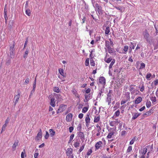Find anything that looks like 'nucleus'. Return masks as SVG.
Masks as SVG:
<instances>
[{"instance_id":"nucleus-1","label":"nucleus","mask_w":158,"mask_h":158,"mask_svg":"<svg viewBox=\"0 0 158 158\" xmlns=\"http://www.w3.org/2000/svg\"><path fill=\"white\" fill-rule=\"evenodd\" d=\"M143 35L144 38L145 39L146 41L150 44H151L152 43V40L149 37L150 35L148 34V32L147 30H146L144 32Z\"/></svg>"},{"instance_id":"nucleus-2","label":"nucleus","mask_w":158,"mask_h":158,"mask_svg":"<svg viewBox=\"0 0 158 158\" xmlns=\"http://www.w3.org/2000/svg\"><path fill=\"white\" fill-rule=\"evenodd\" d=\"M67 107V105L64 104H61L59 107V109L56 111L57 114L61 113L65 110Z\"/></svg>"},{"instance_id":"nucleus-3","label":"nucleus","mask_w":158,"mask_h":158,"mask_svg":"<svg viewBox=\"0 0 158 158\" xmlns=\"http://www.w3.org/2000/svg\"><path fill=\"white\" fill-rule=\"evenodd\" d=\"M114 94H107V97L106 98V101L108 102V105H110L111 103L112 99L113 100V98Z\"/></svg>"},{"instance_id":"nucleus-4","label":"nucleus","mask_w":158,"mask_h":158,"mask_svg":"<svg viewBox=\"0 0 158 158\" xmlns=\"http://www.w3.org/2000/svg\"><path fill=\"white\" fill-rule=\"evenodd\" d=\"M99 82L104 86L106 84V79L103 77H101L99 78Z\"/></svg>"},{"instance_id":"nucleus-5","label":"nucleus","mask_w":158,"mask_h":158,"mask_svg":"<svg viewBox=\"0 0 158 158\" xmlns=\"http://www.w3.org/2000/svg\"><path fill=\"white\" fill-rule=\"evenodd\" d=\"M85 121L86 123V125L87 127L89 126V123H90V118H89V114H87L85 119Z\"/></svg>"},{"instance_id":"nucleus-6","label":"nucleus","mask_w":158,"mask_h":158,"mask_svg":"<svg viewBox=\"0 0 158 158\" xmlns=\"http://www.w3.org/2000/svg\"><path fill=\"white\" fill-rule=\"evenodd\" d=\"M102 144V143L101 141H99V142L96 143L95 145V147L96 149L95 150H96L98 149L100 147H101Z\"/></svg>"},{"instance_id":"nucleus-7","label":"nucleus","mask_w":158,"mask_h":158,"mask_svg":"<svg viewBox=\"0 0 158 158\" xmlns=\"http://www.w3.org/2000/svg\"><path fill=\"white\" fill-rule=\"evenodd\" d=\"M53 95L57 99L58 102L60 101L62 99L61 95L60 94H58L54 93H53Z\"/></svg>"},{"instance_id":"nucleus-8","label":"nucleus","mask_w":158,"mask_h":158,"mask_svg":"<svg viewBox=\"0 0 158 158\" xmlns=\"http://www.w3.org/2000/svg\"><path fill=\"white\" fill-rule=\"evenodd\" d=\"M79 137L81 140H85V135L84 133L81 131H80L77 133Z\"/></svg>"},{"instance_id":"nucleus-9","label":"nucleus","mask_w":158,"mask_h":158,"mask_svg":"<svg viewBox=\"0 0 158 158\" xmlns=\"http://www.w3.org/2000/svg\"><path fill=\"white\" fill-rule=\"evenodd\" d=\"M96 10L98 11L99 15H102L103 14V10H102V8L101 6L96 8Z\"/></svg>"},{"instance_id":"nucleus-10","label":"nucleus","mask_w":158,"mask_h":158,"mask_svg":"<svg viewBox=\"0 0 158 158\" xmlns=\"http://www.w3.org/2000/svg\"><path fill=\"white\" fill-rule=\"evenodd\" d=\"M113 128H110V129L108 130L109 132H110L108 134V135L107 136V137L108 139H110L111 138L112 136L113 135L114 133V132L113 131H110Z\"/></svg>"},{"instance_id":"nucleus-11","label":"nucleus","mask_w":158,"mask_h":158,"mask_svg":"<svg viewBox=\"0 0 158 158\" xmlns=\"http://www.w3.org/2000/svg\"><path fill=\"white\" fill-rule=\"evenodd\" d=\"M10 57L11 58H13L15 56V49H9Z\"/></svg>"},{"instance_id":"nucleus-12","label":"nucleus","mask_w":158,"mask_h":158,"mask_svg":"<svg viewBox=\"0 0 158 158\" xmlns=\"http://www.w3.org/2000/svg\"><path fill=\"white\" fill-rule=\"evenodd\" d=\"M73 117L72 114L71 113L69 114L66 116V120L67 121L69 122L72 119Z\"/></svg>"},{"instance_id":"nucleus-13","label":"nucleus","mask_w":158,"mask_h":158,"mask_svg":"<svg viewBox=\"0 0 158 158\" xmlns=\"http://www.w3.org/2000/svg\"><path fill=\"white\" fill-rule=\"evenodd\" d=\"M136 43L134 42H130V43L129 44V48L133 49L136 46Z\"/></svg>"},{"instance_id":"nucleus-14","label":"nucleus","mask_w":158,"mask_h":158,"mask_svg":"<svg viewBox=\"0 0 158 158\" xmlns=\"http://www.w3.org/2000/svg\"><path fill=\"white\" fill-rule=\"evenodd\" d=\"M114 7L117 10H119L121 12H123L125 10V8L124 7L120 6H115Z\"/></svg>"},{"instance_id":"nucleus-15","label":"nucleus","mask_w":158,"mask_h":158,"mask_svg":"<svg viewBox=\"0 0 158 158\" xmlns=\"http://www.w3.org/2000/svg\"><path fill=\"white\" fill-rule=\"evenodd\" d=\"M55 99L54 98H52L51 99L50 105L53 107H54L55 106Z\"/></svg>"},{"instance_id":"nucleus-16","label":"nucleus","mask_w":158,"mask_h":158,"mask_svg":"<svg viewBox=\"0 0 158 158\" xmlns=\"http://www.w3.org/2000/svg\"><path fill=\"white\" fill-rule=\"evenodd\" d=\"M72 93L75 95V96L78 98H80V95L78 94L77 92V91H76V89L73 88L72 91Z\"/></svg>"},{"instance_id":"nucleus-17","label":"nucleus","mask_w":158,"mask_h":158,"mask_svg":"<svg viewBox=\"0 0 158 158\" xmlns=\"http://www.w3.org/2000/svg\"><path fill=\"white\" fill-rule=\"evenodd\" d=\"M142 98L141 97H138L137 98L135 101V103L136 104H138L140 103L142 101Z\"/></svg>"},{"instance_id":"nucleus-18","label":"nucleus","mask_w":158,"mask_h":158,"mask_svg":"<svg viewBox=\"0 0 158 158\" xmlns=\"http://www.w3.org/2000/svg\"><path fill=\"white\" fill-rule=\"evenodd\" d=\"M18 143L19 141L18 140L15 141L12 146V148H13L14 150H15V149L16 147L18 145Z\"/></svg>"},{"instance_id":"nucleus-19","label":"nucleus","mask_w":158,"mask_h":158,"mask_svg":"<svg viewBox=\"0 0 158 158\" xmlns=\"http://www.w3.org/2000/svg\"><path fill=\"white\" fill-rule=\"evenodd\" d=\"M29 52V50L28 48H27L26 50L25 51L23 55V57L24 59H26L27 56V55Z\"/></svg>"},{"instance_id":"nucleus-20","label":"nucleus","mask_w":158,"mask_h":158,"mask_svg":"<svg viewBox=\"0 0 158 158\" xmlns=\"http://www.w3.org/2000/svg\"><path fill=\"white\" fill-rule=\"evenodd\" d=\"M15 42L13 41L11 44L10 45L9 49H15Z\"/></svg>"},{"instance_id":"nucleus-21","label":"nucleus","mask_w":158,"mask_h":158,"mask_svg":"<svg viewBox=\"0 0 158 158\" xmlns=\"http://www.w3.org/2000/svg\"><path fill=\"white\" fill-rule=\"evenodd\" d=\"M140 113H135L134 114V115H133V116L132 117V119H135L136 118L138 117L140 115Z\"/></svg>"},{"instance_id":"nucleus-22","label":"nucleus","mask_w":158,"mask_h":158,"mask_svg":"<svg viewBox=\"0 0 158 158\" xmlns=\"http://www.w3.org/2000/svg\"><path fill=\"white\" fill-rule=\"evenodd\" d=\"M59 72L60 74L63 76L65 77L66 74L64 72V70L62 69H59Z\"/></svg>"},{"instance_id":"nucleus-23","label":"nucleus","mask_w":158,"mask_h":158,"mask_svg":"<svg viewBox=\"0 0 158 158\" xmlns=\"http://www.w3.org/2000/svg\"><path fill=\"white\" fill-rule=\"evenodd\" d=\"M66 151H67V156H68V154L69 155L71 154L73 152V149L71 148H68Z\"/></svg>"},{"instance_id":"nucleus-24","label":"nucleus","mask_w":158,"mask_h":158,"mask_svg":"<svg viewBox=\"0 0 158 158\" xmlns=\"http://www.w3.org/2000/svg\"><path fill=\"white\" fill-rule=\"evenodd\" d=\"M105 45L106 47L107 48V49L110 47V45L109 42L108 40H106L105 42Z\"/></svg>"},{"instance_id":"nucleus-25","label":"nucleus","mask_w":158,"mask_h":158,"mask_svg":"<svg viewBox=\"0 0 158 158\" xmlns=\"http://www.w3.org/2000/svg\"><path fill=\"white\" fill-rule=\"evenodd\" d=\"M53 91L57 93H58L60 92V90L59 87H54L53 88Z\"/></svg>"},{"instance_id":"nucleus-26","label":"nucleus","mask_w":158,"mask_h":158,"mask_svg":"<svg viewBox=\"0 0 158 158\" xmlns=\"http://www.w3.org/2000/svg\"><path fill=\"white\" fill-rule=\"evenodd\" d=\"M49 132L50 133V135L51 137H52L55 135V132L53 130L50 129L49 130Z\"/></svg>"},{"instance_id":"nucleus-27","label":"nucleus","mask_w":158,"mask_h":158,"mask_svg":"<svg viewBox=\"0 0 158 158\" xmlns=\"http://www.w3.org/2000/svg\"><path fill=\"white\" fill-rule=\"evenodd\" d=\"M111 62V63L109 65V68L110 69L112 68L113 65L114 64L115 62V59H113Z\"/></svg>"},{"instance_id":"nucleus-28","label":"nucleus","mask_w":158,"mask_h":158,"mask_svg":"<svg viewBox=\"0 0 158 158\" xmlns=\"http://www.w3.org/2000/svg\"><path fill=\"white\" fill-rule=\"evenodd\" d=\"M128 49V46L127 45H125L124 47L123 51L124 52L123 53L124 54H126L127 52Z\"/></svg>"},{"instance_id":"nucleus-29","label":"nucleus","mask_w":158,"mask_h":158,"mask_svg":"<svg viewBox=\"0 0 158 158\" xmlns=\"http://www.w3.org/2000/svg\"><path fill=\"white\" fill-rule=\"evenodd\" d=\"M110 31V28L109 27H106V29L105 31V34L108 35Z\"/></svg>"},{"instance_id":"nucleus-30","label":"nucleus","mask_w":158,"mask_h":158,"mask_svg":"<svg viewBox=\"0 0 158 158\" xmlns=\"http://www.w3.org/2000/svg\"><path fill=\"white\" fill-rule=\"evenodd\" d=\"M74 134H72L70 136V139L69 140L68 142V143H69L71 142L72 141V140L73 139L74 137Z\"/></svg>"},{"instance_id":"nucleus-31","label":"nucleus","mask_w":158,"mask_h":158,"mask_svg":"<svg viewBox=\"0 0 158 158\" xmlns=\"http://www.w3.org/2000/svg\"><path fill=\"white\" fill-rule=\"evenodd\" d=\"M4 18H5V22H6V23L7 22V19H8V17H7L6 11H5V9L4 10Z\"/></svg>"},{"instance_id":"nucleus-32","label":"nucleus","mask_w":158,"mask_h":158,"mask_svg":"<svg viewBox=\"0 0 158 158\" xmlns=\"http://www.w3.org/2000/svg\"><path fill=\"white\" fill-rule=\"evenodd\" d=\"M26 14L28 15V16H30L31 15V11L29 9H26Z\"/></svg>"},{"instance_id":"nucleus-33","label":"nucleus","mask_w":158,"mask_h":158,"mask_svg":"<svg viewBox=\"0 0 158 158\" xmlns=\"http://www.w3.org/2000/svg\"><path fill=\"white\" fill-rule=\"evenodd\" d=\"M26 154H25V150L24 149L23 152H22L21 154V158H24V156H26Z\"/></svg>"},{"instance_id":"nucleus-34","label":"nucleus","mask_w":158,"mask_h":158,"mask_svg":"<svg viewBox=\"0 0 158 158\" xmlns=\"http://www.w3.org/2000/svg\"><path fill=\"white\" fill-rule=\"evenodd\" d=\"M100 120V117L99 116L96 117L95 116L94 118V122L95 123H97Z\"/></svg>"},{"instance_id":"nucleus-35","label":"nucleus","mask_w":158,"mask_h":158,"mask_svg":"<svg viewBox=\"0 0 158 158\" xmlns=\"http://www.w3.org/2000/svg\"><path fill=\"white\" fill-rule=\"evenodd\" d=\"M88 109V107H84L82 110V112L83 113H86Z\"/></svg>"},{"instance_id":"nucleus-36","label":"nucleus","mask_w":158,"mask_h":158,"mask_svg":"<svg viewBox=\"0 0 158 158\" xmlns=\"http://www.w3.org/2000/svg\"><path fill=\"white\" fill-rule=\"evenodd\" d=\"M147 147H148V146H147L146 148H143V152H142V155L144 156L147 151Z\"/></svg>"},{"instance_id":"nucleus-37","label":"nucleus","mask_w":158,"mask_h":158,"mask_svg":"<svg viewBox=\"0 0 158 158\" xmlns=\"http://www.w3.org/2000/svg\"><path fill=\"white\" fill-rule=\"evenodd\" d=\"M90 64L91 65L93 66H94L95 65V63L92 58L90 59Z\"/></svg>"},{"instance_id":"nucleus-38","label":"nucleus","mask_w":158,"mask_h":158,"mask_svg":"<svg viewBox=\"0 0 158 158\" xmlns=\"http://www.w3.org/2000/svg\"><path fill=\"white\" fill-rule=\"evenodd\" d=\"M90 94H89L87 95L85 94V99L86 100V101H88L89 99V98L90 97Z\"/></svg>"},{"instance_id":"nucleus-39","label":"nucleus","mask_w":158,"mask_h":158,"mask_svg":"<svg viewBox=\"0 0 158 158\" xmlns=\"http://www.w3.org/2000/svg\"><path fill=\"white\" fill-rule=\"evenodd\" d=\"M81 128H82V127H81V124L80 123L78 125V127H77V131H81Z\"/></svg>"},{"instance_id":"nucleus-40","label":"nucleus","mask_w":158,"mask_h":158,"mask_svg":"<svg viewBox=\"0 0 158 158\" xmlns=\"http://www.w3.org/2000/svg\"><path fill=\"white\" fill-rule=\"evenodd\" d=\"M89 64V58H87L85 62V64L86 66H88Z\"/></svg>"},{"instance_id":"nucleus-41","label":"nucleus","mask_w":158,"mask_h":158,"mask_svg":"<svg viewBox=\"0 0 158 158\" xmlns=\"http://www.w3.org/2000/svg\"><path fill=\"white\" fill-rule=\"evenodd\" d=\"M132 147L131 146H130L128 147L127 151V152H130L132 151Z\"/></svg>"},{"instance_id":"nucleus-42","label":"nucleus","mask_w":158,"mask_h":158,"mask_svg":"<svg viewBox=\"0 0 158 158\" xmlns=\"http://www.w3.org/2000/svg\"><path fill=\"white\" fill-rule=\"evenodd\" d=\"M108 49V52L110 53H112L114 52V49H113V48L110 47Z\"/></svg>"},{"instance_id":"nucleus-43","label":"nucleus","mask_w":158,"mask_h":158,"mask_svg":"<svg viewBox=\"0 0 158 158\" xmlns=\"http://www.w3.org/2000/svg\"><path fill=\"white\" fill-rule=\"evenodd\" d=\"M113 59H112V58L110 57V58L107 59L106 60H105V61L107 63H109Z\"/></svg>"},{"instance_id":"nucleus-44","label":"nucleus","mask_w":158,"mask_h":158,"mask_svg":"<svg viewBox=\"0 0 158 158\" xmlns=\"http://www.w3.org/2000/svg\"><path fill=\"white\" fill-rule=\"evenodd\" d=\"M120 113L119 110H118L115 113V115L116 117H118L119 116Z\"/></svg>"},{"instance_id":"nucleus-45","label":"nucleus","mask_w":158,"mask_h":158,"mask_svg":"<svg viewBox=\"0 0 158 158\" xmlns=\"http://www.w3.org/2000/svg\"><path fill=\"white\" fill-rule=\"evenodd\" d=\"M135 137L133 138L130 141V145H132L133 144L134 142L135 141Z\"/></svg>"},{"instance_id":"nucleus-46","label":"nucleus","mask_w":158,"mask_h":158,"mask_svg":"<svg viewBox=\"0 0 158 158\" xmlns=\"http://www.w3.org/2000/svg\"><path fill=\"white\" fill-rule=\"evenodd\" d=\"M145 65L144 63H142L140 64V67L139 69H141L144 68L145 67Z\"/></svg>"},{"instance_id":"nucleus-47","label":"nucleus","mask_w":158,"mask_h":158,"mask_svg":"<svg viewBox=\"0 0 158 158\" xmlns=\"http://www.w3.org/2000/svg\"><path fill=\"white\" fill-rule=\"evenodd\" d=\"M10 59H8L6 62V65L8 66L10 65Z\"/></svg>"},{"instance_id":"nucleus-48","label":"nucleus","mask_w":158,"mask_h":158,"mask_svg":"<svg viewBox=\"0 0 158 158\" xmlns=\"http://www.w3.org/2000/svg\"><path fill=\"white\" fill-rule=\"evenodd\" d=\"M146 106L147 108H149L151 105V102L150 101L149 102H147L146 103Z\"/></svg>"},{"instance_id":"nucleus-49","label":"nucleus","mask_w":158,"mask_h":158,"mask_svg":"<svg viewBox=\"0 0 158 158\" xmlns=\"http://www.w3.org/2000/svg\"><path fill=\"white\" fill-rule=\"evenodd\" d=\"M134 86L132 85H131L130 86V89H129L130 91H132L133 90H134V89H135L134 86Z\"/></svg>"},{"instance_id":"nucleus-50","label":"nucleus","mask_w":158,"mask_h":158,"mask_svg":"<svg viewBox=\"0 0 158 158\" xmlns=\"http://www.w3.org/2000/svg\"><path fill=\"white\" fill-rule=\"evenodd\" d=\"M49 136V134L47 131H46V135L44 136L46 139H47Z\"/></svg>"},{"instance_id":"nucleus-51","label":"nucleus","mask_w":158,"mask_h":158,"mask_svg":"<svg viewBox=\"0 0 158 158\" xmlns=\"http://www.w3.org/2000/svg\"><path fill=\"white\" fill-rule=\"evenodd\" d=\"M79 145H80V143L78 142H75L74 144H73L75 148H77V147H79Z\"/></svg>"},{"instance_id":"nucleus-52","label":"nucleus","mask_w":158,"mask_h":158,"mask_svg":"<svg viewBox=\"0 0 158 158\" xmlns=\"http://www.w3.org/2000/svg\"><path fill=\"white\" fill-rule=\"evenodd\" d=\"M6 124H4L3 126H2V131L1 132V133L3 131H4L5 130V128L6 127Z\"/></svg>"},{"instance_id":"nucleus-53","label":"nucleus","mask_w":158,"mask_h":158,"mask_svg":"<svg viewBox=\"0 0 158 158\" xmlns=\"http://www.w3.org/2000/svg\"><path fill=\"white\" fill-rule=\"evenodd\" d=\"M151 76H152V74L151 73H147V74L146 76V78L148 80L150 78V77Z\"/></svg>"},{"instance_id":"nucleus-54","label":"nucleus","mask_w":158,"mask_h":158,"mask_svg":"<svg viewBox=\"0 0 158 158\" xmlns=\"http://www.w3.org/2000/svg\"><path fill=\"white\" fill-rule=\"evenodd\" d=\"M85 145H83L80 148L78 151V152L79 153H80L84 149V148Z\"/></svg>"},{"instance_id":"nucleus-55","label":"nucleus","mask_w":158,"mask_h":158,"mask_svg":"<svg viewBox=\"0 0 158 158\" xmlns=\"http://www.w3.org/2000/svg\"><path fill=\"white\" fill-rule=\"evenodd\" d=\"M126 95L127 96V97L128 99H130V93L129 92H127L126 93Z\"/></svg>"},{"instance_id":"nucleus-56","label":"nucleus","mask_w":158,"mask_h":158,"mask_svg":"<svg viewBox=\"0 0 158 158\" xmlns=\"http://www.w3.org/2000/svg\"><path fill=\"white\" fill-rule=\"evenodd\" d=\"M154 26L156 30V34L155 35V36H156V35H157V34L158 33V28L156 26V25H154Z\"/></svg>"},{"instance_id":"nucleus-57","label":"nucleus","mask_w":158,"mask_h":158,"mask_svg":"<svg viewBox=\"0 0 158 158\" xmlns=\"http://www.w3.org/2000/svg\"><path fill=\"white\" fill-rule=\"evenodd\" d=\"M92 152V150L91 149H89V150L88 152H87V155L88 156H89L90 155V154Z\"/></svg>"},{"instance_id":"nucleus-58","label":"nucleus","mask_w":158,"mask_h":158,"mask_svg":"<svg viewBox=\"0 0 158 158\" xmlns=\"http://www.w3.org/2000/svg\"><path fill=\"white\" fill-rule=\"evenodd\" d=\"M86 19L85 16H83V19H82V24L84 23H85V21L86 20Z\"/></svg>"},{"instance_id":"nucleus-59","label":"nucleus","mask_w":158,"mask_h":158,"mask_svg":"<svg viewBox=\"0 0 158 158\" xmlns=\"http://www.w3.org/2000/svg\"><path fill=\"white\" fill-rule=\"evenodd\" d=\"M28 42V40L27 39L25 41V44H24V47L23 48V49H24L26 47L27 45V44Z\"/></svg>"},{"instance_id":"nucleus-60","label":"nucleus","mask_w":158,"mask_h":158,"mask_svg":"<svg viewBox=\"0 0 158 158\" xmlns=\"http://www.w3.org/2000/svg\"><path fill=\"white\" fill-rule=\"evenodd\" d=\"M101 39V37L100 36H97L95 38V42H97L98 41L100 40Z\"/></svg>"},{"instance_id":"nucleus-61","label":"nucleus","mask_w":158,"mask_h":158,"mask_svg":"<svg viewBox=\"0 0 158 158\" xmlns=\"http://www.w3.org/2000/svg\"><path fill=\"white\" fill-rule=\"evenodd\" d=\"M132 55H131V56L130 55V57L128 59V60L129 61H130L131 62H133V59L132 58Z\"/></svg>"},{"instance_id":"nucleus-62","label":"nucleus","mask_w":158,"mask_h":158,"mask_svg":"<svg viewBox=\"0 0 158 158\" xmlns=\"http://www.w3.org/2000/svg\"><path fill=\"white\" fill-rule=\"evenodd\" d=\"M74 129V128L73 127H70L69 128V131L70 133H71L72 132L73 130Z\"/></svg>"},{"instance_id":"nucleus-63","label":"nucleus","mask_w":158,"mask_h":158,"mask_svg":"<svg viewBox=\"0 0 158 158\" xmlns=\"http://www.w3.org/2000/svg\"><path fill=\"white\" fill-rule=\"evenodd\" d=\"M151 100L153 102H155L156 101V97H152L151 98Z\"/></svg>"},{"instance_id":"nucleus-64","label":"nucleus","mask_w":158,"mask_h":158,"mask_svg":"<svg viewBox=\"0 0 158 158\" xmlns=\"http://www.w3.org/2000/svg\"><path fill=\"white\" fill-rule=\"evenodd\" d=\"M83 114L82 113L78 115V118L80 119L82 118L83 117Z\"/></svg>"}]
</instances>
